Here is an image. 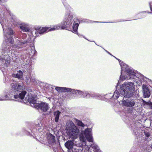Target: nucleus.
<instances>
[{"label": "nucleus", "mask_w": 152, "mask_h": 152, "mask_svg": "<svg viewBox=\"0 0 152 152\" xmlns=\"http://www.w3.org/2000/svg\"><path fill=\"white\" fill-rule=\"evenodd\" d=\"M10 86L13 90H10L6 95L0 96V100H10L19 98L23 99L26 93V91H22L23 83L21 81L17 83H12Z\"/></svg>", "instance_id": "f257e3e1"}, {"label": "nucleus", "mask_w": 152, "mask_h": 152, "mask_svg": "<svg viewBox=\"0 0 152 152\" xmlns=\"http://www.w3.org/2000/svg\"><path fill=\"white\" fill-rule=\"evenodd\" d=\"M12 48L10 47L8 45H3L1 54L3 56L1 58L0 57V61L3 62L5 61L4 64L7 67L10 64L12 59L14 62L17 63H20L21 61L18 56H15L14 54L12 56Z\"/></svg>", "instance_id": "f03ea898"}, {"label": "nucleus", "mask_w": 152, "mask_h": 152, "mask_svg": "<svg viewBox=\"0 0 152 152\" xmlns=\"http://www.w3.org/2000/svg\"><path fill=\"white\" fill-rule=\"evenodd\" d=\"M134 84L133 83L127 82L122 84L120 87L121 91L122 90L124 92V96L126 97H130L131 96L130 94L132 90L134 88Z\"/></svg>", "instance_id": "7ed1b4c3"}, {"label": "nucleus", "mask_w": 152, "mask_h": 152, "mask_svg": "<svg viewBox=\"0 0 152 152\" xmlns=\"http://www.w3.org/2000/svg\"><path fill=\"white\" fill-rule=\"evenodd\" d=\"M32 41L30 37L28 39V40H17L16 41V44L13 47V50L15 52L19 53L22 48L26 46L27 43H31Z\"/></svg>", "instance_id": "20e7f679"}, {"label": "nucleus", "mask_w": 152, "mask_h": 152, "mask_svg": "<svg viewBox=\"0 0 152 152\" xmlns=\"http://www.w3.org/2000/svg\"><path fill=\"white\" fill-rule=\"evenodd\" d=\"M67 25V23L65 20L62 22L61 24L54 25L52 28L48 27V31H53L58 29H64L67 27L66 25Z\"/></svg>", "instance_id": "39448f33"}, {"label": "nucleus", "mask_w": 152, "mask_h": 152, "mask_svg": "<svg viewBox=\"0 0 152 152\" xmlns=\"http://www.w3.org/2000/svg\"><path fill=\"white\" fill-rule=\"evenodd\" d=\"M35 106L42 112H45L48 110V104L46 102H41L39 103L36 104Z\"/></svg>", "instance_id": "423d86ee"}, {"label": "nucleus", "mask_w": 152, "mask_h": 152, "mask_svg": "<svg viewBox=\"0 0 152 152\" xmlns=\"http://www.w3.org/2000/svg\"><path fill=\"white\" fill-rule=\"evenodd\" d=\"M37 97L35 95L33 94L32 92H29L28 96L25 98V100L30 103L33 104L35 106V104L37 103Z\"/></svg>", "instance_id": "0eeeda50"}, {"label": "nucleus", "mask_w": 152, "mask_h": 152, "mask_svg": "<svg viewBox=\"0 0 152 152\" xmlns=\"http://www.w3.org/2000/svg\"><path fill=\"white\" fill-rule=\"evenodd\" d=\"M122 103L123 105L126 107H132L135 104V99H129L126 100H123Z\"/></svg>", "instance_id": "6e6552de"}, {"label": "nucleus", "mask_w": 152, "mask_h": 152, "mask_svg": "<svg viewBox=\"0 0 152 152\" xmlns=\"http://www.w3.org/2000/svg\"><path fill=\"white\" fill-rule=\"evenodd\" d=\"M79 129L73 123L69 129L70 135L71 136H76L79 133Z\"/></svg>", "instance_id": "1a4fd4ad"}, {"label": "nucleus", "mask_w": 152, "mask_h": 152, "mask_svg": "<svg viewBox=\"0 0 152 152\" xmlns=\"http://www.w3.org/2000/svg\"><path fill=\"white\" fill-rule=\"evenodd\" d=\"M19 26L20 29L23 32H28L30 29L29 24L27 23H21L19 24Z\"/></svg>", "instance_id": "9d476101"}, {"label": "nucleus", "mask_w": 152, "mask_h": 152, "mask_svg": "<svg viewBox=\"0 0 152 152\" xmlns=\"http://www.w3.org/2000/svg\"><path fill=\"white\" fill-rule=\"evenodd\" d=\"M48 29L46 27H37L35 28L36 31H35V34L37 36H39L38 34H41L44 33Z\"/></svg>", "instance_id": "9b49d317"}, {"label": "nucleus", "mask_w": 152, "mask_h": 152, "mask_svg": "<svg viewBox=\"0 0 152 152\" xmlns=\"http://www.w3.org/2000/svg\"><path fill=\"white\" fill-rule=\"evenodd\" d=\"M55 89L58 92H70L72 90V89L70 88L60 87H56Z\"/></svg>", "instance_id": "f8f14e48"}, {"label": "nucleus", "mask_w": 152, "mask_h": 152, "mask_svg": "<svg viewBox=\"0 0 152 152\" xmlns=\"http://www.w3.org/2000/svg\"><path fill=\"white\" fill-rule=\"evenodd\" d=\"M25 81L27 84H29L30 83L35 84L36 83V80L34 78L31 77L30 75H27L25 78Z\"/></svg>", "instance_id": "ddd939ff"}, {"label": "nucleus", "mask_w": 152, "mask_h": 152, "mask_svg": "<svg viewBox=\"0 0 152 152\" xmlns=\"http://www.w3.org/2000/svg\"><path fill=\"white\" fill-rule=\"evenodd\" d=\"M74 142L71 140H69L67 141L65 143V146L69 150H72L73 148Z\"/></svg>", "instance_id": "4468645a"}, {"label": "nucleus", "mask_w": 152, "mask_h": 152, "mask_svg": "<svg viewBox=\"0 0 152 152\" xmlns=\"http://www.w3.org/2000/svg\"><path fill=\"white\" fill-rule=\"evenodd\" d=\"M48 143L49 145H51L55 144L56 142V140H55V137L52 134L50 135V136L48 135Z\"/></svg>", "instance_id": "2eb2a0df"}, {"label": "nucleus", "mask_w": 152, "mask_h": 152, "mask_svg": "<svg viewBox=\"0 0 152 152\" xmlns=\"http://www.w3.org/2000/svg\"><path fill=\"white\" fill-rule=\"evenodd\" d=\"M12 76L13 77L21 80L23 77V73L21 70H19L18 72L17 73L13 74Z\"/></svg>", "instance_id": "dca6fc26"}, {"label": "nucleus", "mask_w": 152, "mask_h": 152, "mask_svg": "<svg viewBox=\"0 0 152 152\" xmlns=\"http://www.w3.org/2000/svg\"><path fill=\"white\" fill-rule=\"evenodd\" d=\"M73 19L72 16L71 15H66L65 20L67 23V25H70L72 23V21Z\"/></svg>", "instance_id": "f3484780"}, {"label": "nucleus", "mask_w": 152, "mask_h": 152, "mask_svg": "<svg viewBox=\"0 0 152 152\" xmlns=\"http://www.w3.org/2000/svg\"><path fill=\"white\" fill-rule=\"evenodd\" d=\"M143 95L145 97H149L150 95L149 90L147 88H143Z\"/></svg>", "instance_id": "a211bd4d"}, {"label": "nucleus", "mask_w": 152, "mask_h": 152, "mask_svg": "<svg viewBox=\"0 0 152 152\" xmlns=\"http://www.w3.org/2000/svg\"><path fill=\"white\" fill-rule=\"evenodd\" d=\"M75 22L76 21L75 20V22L73 23L72 26V32L75 33L77 32V30L79 25L78 23H75Z\"/></svg>", "instance_id": "6ab92c4d"}, {"label": "nucleus", "mask_w": 152, "mask_h": 152, "mask_svg": "<svg viewBox=\"0 0 152 152\" xmlns=\"http://www.w3.org/2000/svg\"><path fill=\"white\" fill-rule=\"evenodd\" d=\"M70 92H71L72 94H75L76 95H78L82 97V94L83 93V92L78 91L77 90H75L74 89H72V90Z\"/></svg>", "instance_id": "aec40b11"}, {"label": "nucleus", "mask_w": 152, "mask_h": 152, "mask_svg": "<svg viewBox=\"0 0 152 152\" xmlns=\"http://www.w3.org/2000/svg\"><path fill=\"white\" fill-rule=\"evenodd\" d=\"M142 100V104L144 105H146L149 107L150 109H152V102L150 101L148 102H146L143 99Z\"/></svg>", "instance_id": "412c9836"}, {"label": "nucleus", "mask_w": 152, "mask_h": 152, "mask_svg": "<svg viewBox=\"0 0 152 152\" xmlns=\"http://www.w3.org/2000/svg\"><path fill=\"white\" fill-rule=\"evenodd\" d=\"M61 112L59 111H57L55 113V121L56 122H58V121L59 115Z\"/></svg>", "instance_id": "4be33fe9"}, {"label": "nucleus", "mask_w": 152, "mask_h": 152, "mask_svg": "<svg viewBox=\"0 0 152 152\" xmlns=\"http://www.w3.org/2000/svg\"><path fill=\"white\" fill-rule=\"evenodd\" d=\"M27 34L25 33H22L20 36V37L19 38V39L22 40H28V39H27Z\"/></svg>", "instance_id": "5701e85b"}, {"label": "nucleus", "mask_w": 152, "mask_h": 152, "mask_svg": "<svg viewBox=\"0 0 152 152\" xmlns=\"http://www.w3.org/2000/svg\"><path fill=\"white\" fill-rule=\"evenodd\" d=\"M82 133L83 134L85 137L91 134L90 132L89 131L88 128L85 129Z\"/></svg>", "instance_id": "b1692460"}, {"label": "nucleus", "mask_w": 152, "mask_h": 152, "mask_svg": "<svg viewBox=\"0 0 152 152\" xmlns=\"http://www.w3.org/2000/svg\"><path fill=\"white\" fill-rule=\"evenodd\" d=\"M87 140L89 142H92L93 141V138L91 134L87 135L85 137Z\"/></svg>", "instance_id": "393cba45"}, {"label": "nucleus", "mask_w": 152, "mask_h": 152, "mask_svg": "<svg viewBox=\"0 0 152 152\" xmlns=\"http://www.w3.org/2000/svg\"><path fill=\"white\" fill-rule=\"evenodd\" d=\"M119 94L118 91H115L113 96V97L115 99H118L119 97Z\"/></svg>", "instance_id": "a878e982"}, {"label": "nucleus", "mask_w": 152, "mask_h": 152, "mask_svg": "<svg viewBox=\"0 0 152 152\" xmlns=\"http://www.w3.org/2000/svg\"><path fill=\"white\" fill-rule=\"evenodd\" d=\"M76 121L77 123V124L78 126L82 127H84L85 125L81 121L77 119Z\"/></svg>", "instance_id": "bb28decb"}, {"label": "nucleus", "mask_w": 152, "mask_h": 152, "mask_svg": "<svg viewBox=\"0 0 152 152\" xmlns=\"http://www.w3.org/2000/svg\"><path fill=\"white\" fill-rule=\"evenodd\" d=\"M12 19L11 20V22H12V23L13 24H15L14 22H17L18 19L14 15H12Z\"/></svg>", "instance_id": "cd10ccee"}, {"label": "nucleus", "mask_w": 152, "mask_h": 152, "mask_svg": "<svg viewBox=\"0 0 152 152\" xmlns=\"http://www.w3.org/2000/svg\"><path fill=\"white\" fill-rule=\"evenodd\" d=\"M86 137L85 136L81 133V134L80 135V139L81 141L82 142H85L86 140Z\"/></svg>", "instance_id": "c85d7f7f"}, {"label": "nucleus", "mask_w": 152, "mask_h": 152, "mask_svg": "<svg viewBox=\"0 0 152 152\" xmlns=\"http://www.w3.org/2000/svg\"><path fill=\"white\" fill-rule=\"evenodd\" d=\"M40 140L41 143L44 144L45 145H47V137H45V139H44L42 140L41 138Z\"/></svg>", "instance_id": "c756f323"}, {"label": "nucleus", "mask_w": 152, "mask_h": 152, "mask_svg": "<svg viewBox=\"0 0 152 152\" xmlns=\"http://www.w3.org/2000/svg\"><path fill=\"white\" fill-rule=\"evenodd\" d=\"M31 53L32 54L34 55L36 54L37 52L34 46H33L31 48Z\"/></svg>", "instance_id": "7c9ffc66"}, {"label": "nucleus", "mask_w": 152, "mask_h": 152, "mask_svg": "<svg viewBox=\"0 0 152 152\" xmlns=\"http://www.w3.org/2000/svg\"><path fill=\"white\" fill-rule=\"evenodd\" d=\"M79 148V147H77L76 148H75L74 149V152H82V151L78 149Z\"/></svg>", "instance_id": "2f4dec72"}, {"label": "nucleus", "mask_w": 152, "mask_h": 152, "mask_svg": "<svg viewBox=\"0 0 152 152\" xmlns=\"http://www.w3.org/2000/svg\"><path fill=\"white\" fill-rule=\"evenodd\" d=\"M3 10H9V8L8 6L7 5H5L3 7H2Z\"/></svg>", "instance_id": "473e14b6"}, {"label": "nucleus", "mask_w": 152, "mask_h": 152, "mask_svg": "<svg viewBox=\"0 0 152 152\" xmlns=\"http://www.w3.org/2000/svg\"><path fill=\"white\" fill-rule=\"evenodd\" d=\"M36 125H37V129H39L38 128V127H41V126L42 125L41 124V123H38V124H36Z\"/></svg>", "instance_id": "72a5a7b5"}, {"label": "nucleus", "mask_w": 152, "mask_h": 152, "mask_svg": "<svg viewBox=\"0 0 152 152\" xmlns=\"http://www.w3.org/2000/svg\"><path fill=\"white\" fill-rule=\"evenodd\" d=\"M150 133L149 132L145 133V135L147 137H148L150 136Z\"/></svg>", "instance_id": "f704fd0d"}, {"label": "nucleus", "mask_w": 152, "mask_h": 152, "mask_svg": "<svg viewBox=\"0 0 152 152\" xmlns=\"http://www.w3.org/2000/svg\"><path fill=\"white\" fill-rule=\"evenodd\" d=\"M86 93H84V92H83V94H82V97H84L86 96Z\"/></svg>", "instance_id": "c9c22d12"}, {"label": "nucleus", "mask_w": 152, "mask_h": 152, "mask_svg": "<svg viewBox=\"0 0 152 152\" xmlns=\"http://www.w3.org/2000/svg\"><path fill=\"white\" fill-rule=\"evenodd\" d=\"M5 1V0H0V4L2 2H3Z\"/></svg>", "instance_id": "e433bc0d"}, {"label": "nucleus", "mask_w": 152, "mask_h": 152, "mask_svg": "<svg viewBox=\"0 0 152 152\" xmlns=\"http://www.w3.org/2000/svg\"><path fill=\"white\" fill-rule=\"evenodd\" d=\"M150 10H152V7L150 6Z\"/></svg>", "instance_id": "4c0bfd02"}, {"label": "nucleus", "mask_w": 152, "mask_h": 152, "mask_svg": "<svg viewBox=\"0 0 152 152\" xmlns=\"http://www.w3.org/2000/svg\"><path fill=\"white\" fill-rule=\"evenodd\" d=\"M76 20H77V21H78V22H79L78 20L77 19H76Z\"/></svg>", "instance_id": "58836bf2"}, {"label": "nucleus", "mask_w": 152, "mask_h": 152, "mask_svg": "<svg viewBox=\"0 0 152 152\" xmlns=\"http://www.w3.org/2000/svg\"><path fill=\"white\" fill-rule=\"evenodd\" d=\"M26 66H28L29 65V64H26Z\"/></svg>", "instance_id": "ea45409f"}, {"label": "nucleus", "mask_w": 152, "mask_h": 152, "mask_svg": "<svg viewBox=\"0 0 152 152\" xmlns=\"http://www.w3.org/2000/svg\"><path fill=\"white\" fill-rule=\"evenodd\" d=\"M63 1H65L66 0H62Z\"/></svg>", "instance_id": "a19ab883"}, {"label": "nucleus", "mask_w": 152, "mask_h": 152, "mask_svg": "<svg viewBox=\"0 0 152 152\" xmlns=\"http://www.w3.org/2000/svg\"><path fill=\"white\" fill-rule=\"evenodd\" d=\"M46 134V135H47V134H48V133H47Z\"/></svg>", "instance_id": "79ce46f5"}]
</instances>
